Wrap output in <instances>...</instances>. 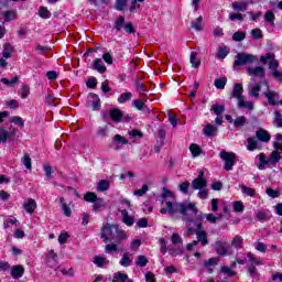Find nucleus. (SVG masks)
Here are the masks:
<instances>
[{"mask_svg":"<svg viewBox=\"0 0 282 282\" xmlns=\"http://www.w3.org/2000/svg\"><path fill=\"white\" fill-rule=\"evenodd\" d=\"M166 208H161V215H182V220L187 224H193L196 221H203L204 215L197 208L195 203H177V202H166Z\"/></svg>","mask_w":282,"mask_h":282,"instance_id":"1","label":"nucleus"},{"mask_svg":"<svg viewBox=\"0 0 282 282\" xmlns=\"http://www.w3.org/2000/svg\"><path fill=\"white\" fill-rule=\"evenodd\" d=\"M101 239L104 243H107V241H115L116 243H120V241L128 239V236L127 232H124L122 229H119L118 226L107 224L101 229Z\"/></svg>","mask_w":282,"mask_h":282,"instance_id":"2","label":"nucleus"},{"mask_svg":"<svg viewBox=\"0 0 282 282\" xmlns=\"http://www.w3.org/2000/svg\"><path fill=\"white\" fill-rule=\"evenodd\" d=\"M256 138H248L247 139V151H261L263 149V144L261 142L268 143L272 139L270 132L263 128H259L256 131Z\"/></svg>","mask_w":282,"mask_h":282,"instance_id":"3","label":"nucleus"},{"mask_svg":"<svg viewBox=\"0 0 282 282\" xmlns=\"http://www.w3.org/2000/svg\"><path fill=\"white\" fill-rule=\"evenodd\" d=\"M257 56L248 53H237L234 67H242L243 65H252L257 63Z\"/></svg>","mask_w":282,"mask_h":282,"instance_id":"4","label":"nucleus"},{"mask_svg":"<svg viewBox=\"0 0 282 282\" xmlns=\"http://www.w3.org/2000/svg\"><path fill=\"white\" fill-rule=\"evenodd\" d=\"M220 159L225 162V171H232V166H235V164L237 163V154L223 150L220 151Z\"/></svg>","mask_w":282,"mask_h":282,"instance_id":"5","label":"nucleus"},{"mask_svg":"<svg viewBox=\"0 0 282 282\" xmlns=\"http://www.w3.org/2000/svg\"><path fill=\"white\" fill-rule=\"evenodd\" d=\"M247 74L252 78H265V68L263 66L248 67Z\"/></svg>","mask_w":282,"mask_h":282,"instance_id":"6","label":"nucleus"},{"mask_svg":"<svg viewBox=\"0 0 282 282\" xmlns=\"http://www.w3.org/2000/svg\"><path fill=\"white\" fill-rule=\"evenodd\" d=\"M45 263L48 268H58V256L54 250H50L46 254Z\"/></svg>","mask_w":282,"mask_h":282,"instance_id":"7","label":"nucleus"},{"mask_svg":"<svg viewBox=\"0 0 282 282\" xmlns=\"http://www.w3.org/2000/svg\"><path fill=\"white\" fill-rule=\"evenodd\" d=\"M87 106L91 107L93 111H100V97H98L96 94H90Z\"/></svg>","mask_w":282,"mask_h":282,"instance_id":"8","label":"nucleus"},{"mask_svg":"<svg viewBox=\"0 0 282 282\" xmlns=\"http://www.w3.org/2000/svg\"><path fill=\"white\" fill-rule=\"evenodd\" d=\"M91 69L95 72H98V74H105L107 72V66H105V63H102V59L96 58L93 62Z\"/></svg>","mask_w":282,"mask_h":282,"instance_id":"9","label":"nucleus"},{"mask_svg":"<svg viewBox=\"0 0 282 282\" xmlns=\"http://www.w3.org/2000/svg\"><path fill=\"white\" fill-rule=\"evenodd\" d=\"M218 263H219V259H217V258H210L208 260L203 261V265H204V268H206V270L209 274H213L214 268Z\"/></svg>","mask_w":282,"mask_h":282,"instance_id":"10","label":"nucleus"},{"mask_svg":"<svg viewBox=\"0 0 282 282\" xmlns=\"http://www.w3.org/2000/svg\"><path fill=\"white\" fill-rule=\"evenodd\" d=\"M18 11L17 10H7L2 12V17L4 23H10V21H17L18 19Z\"/></svg>","mask_w":282,"mask_h":282,"instance_id":"11","label":"nucleus"},{"mask_svg":"<svg viewBox=\"0 0 282 282\" xmlns=\"http://www.w3.org/2000/svg\"><path fill=\"white\" fill-rule=\"evenodd\" d=\"M261 91V84H250L248 94L251 98L259 100V93Z\"/></svg>","mask_w":282,"mask_h":282,"instance_id":"12","label":"nucleus"},{"mask_svg":"<svg viewBox=\"0 0 282 282\" xmlns=\"http://www.w3.org/2000/svg\"><path fill=\"white\" fill-rule=\"evenodd\" d=\"M23 208L29 215H32L36 210V200L33 198H29L24 202Z\"/></svg>","mask_w":282,"mask_h":282,"instance_id":"13","label":"nucleus"},{"mask_svg":"<svg viewBox=\"0 0 282 282\" xmlns=\"http://www.w3.org/2000/svg\"><path fill=\"white\" fill-rule=\"evenodd\" d=\"M264 96L268 99L269 105L272 107L276 105V99L279 98V94L276 91L268 89L264 93Z\"/></svg>","mask_w":282,"mask_h":282,"instance_id":"14","label":"nucleus"},{"mask_svg":"<svg viewBox=\"0 0 282 282\" xmlns=\"http://www.w3.org/2000/svg\"><path fill=\"white\" fill-rule=\"evenodd\" d=\"M232 98L237 100H241L243 96V86L241 84H235L231 93Z\"/></svg>","mask_w":282,"mask_h":282,"instance_id":"15","label":"nucleus"},{"mask_svg":"<svg viewBox=\"0 0 282 282\" xmlns=\"http://www.w3.org/2000/svg\"><path fill=\"white\" fill-rule=\"evenodd\" d=\"M25 273V268L23 265H13L11 268V276L12 279H21Z\"/></svg>","mask_w":282,"mask_h":282,"instance_id":"16","label":"nucleus"},{"mask_svg":"<svg viewBox=\"0 0 282 282\" xmlns=\"http://www.w3.org/2000/svg\"><path fill=\"white\" fill-rule=\"evenodd\" d=\"M122 110L118 108H113L109 112V117L111 118L112 122H122Z\"/></svg>","mask_w":282,"mask_h":282,"instance_id":"17","label":"nucleus"},{"mask_svg":"<svg viewBox=\"0 0 282 282\" xmlns=\"http://www.w3.org/2000/svg\"><path fill=\"white\" fill-rule=\"evenodd\" d=\"M239 109H248V111H252L254 109V104L252 101L246 100V97H242L238 100Z\"/></svg>","mask_w":282,"mask_h":282,"instance_id":"18","label":"nucleus"},{"mask_svg":"<svg viewBox=\"0 0 282 282\" xmlns=\"http://www.w3.org/2000/svg\"><path fill=\"white\" fill-rule=\"evenodd\" d=\"M196 236L200 246H208V234L206 230H196Z\"/></svg>","mask_w":282,"mask_h":282,"instance_id":"19","label":"nucleus"},{"mask_svg":"<svg viewBox=\"0 0 282 282\" xmlns=\"http://www.w3.org/2000/svg\"><path fill=\"white\" fill-rule=\"evenodd\" d=\"M232 10L236 12H246L248 10V2L246 1H235L231 3Z\"/></svg>","mask_w":282,"mask_h":282,"instance_id":"20","label":"nucleus"},{"mask_svg":"<svg viewBox=\"0 0 282 282\" xmlns=\"http://www.w3.org/2000/svg\"><path fill=\"white\" fill-rule=\"evenodd\" d=\"M216 252L220 257H228V254H230V252L228 251V247H226V245H224V242L221 241L216 242Z\"/></svg>","mask_w":282,"mask_h":282,"instance_id":"21","label":"nucleus"},{"mask_svg":"<svg viewBox=\"0 0 282 282\" xmlns=\"http://www.w3.org/2000/svg\"><path fill=\"white\" fill-rule=\"evenodd\" d=\"M207 184H208V182L206 180L195 178L192 182V188L194 191H202V189L206 188Z\"/></svg>","mask_w":282,"mask_h":282,"instance_id":"22","label":"nucleus"},{"mask_svg":"<svg viewBox=\"0 0 282 282\" xmlns=\"http://www.w3.org/2000/svg\"><path fill=\"white\" fill-rule=\"evenodd\" d=\"M281 162V153L279 151L271 152L269 156V165L270 166H276Z\"/></svg>","mask_w":282,"mask_h":282,"instance_id":"23","label":"nucleus"},{"mask_svg":"<svg viewBox=\"0 0 282 282\" xmlns=\"http://www.w3.org/2000/svg\"><path fill=\"white\" fill-rule=\"evenodd\" d=\"M161 197H162L161 204H165V207H162V208H166V202H169L166 200V198L170 197L171 199H175V194H173L171 189L163 187Z\"/></svg>","mask_w":282,"mask_h":282,"instance_id":"24","label":"nucleus"},{"mask_svg":"<svg viewBox=\"0 0 282 282\" xmlns=\"http://www.w3.org/2000/svg\"><path fill=\"white\" fill-rule=\"evenodd\" d=\"M111 186V181L101 180L97 183V192L98 193H106Z\"/></svg>","mask_w":282,"mask_h":282,"instance_id":"25","label":"nucleus"},{"mask_svg":"<svg viewBox=\"0 0 282 282\" xmlns=\"http://www.w3.org/2000/svg\"><path fill=\"white\" fill-rule=\"evenodd\" d=\"M93 263H95L97 268H105V265H109V260H107V257L96 256Z\"/></svg>","mask_w":282,"mask_h":282,"instance_id":"26","label":"nucleus"},{"mask_svg":"<svg viewBox=\"0 0 282 282\" xmlns=\"http://www.w3.org/2000/svg\"><path fill=\"white\" fill-rule=\"evenodd\" d=\"M202 21H204V17L199 15L197 19L191 22V28L196 32H202L204 26H202Z\"/></svg>","mask_w":282,"mask_h":282,"instance_id":"27","label":"nucleus"},{"mask_svg":"<svg viewBox=\"0 0 282 282\" xmlns=\"http://www.w3.org/2000/svg\"><path fill=\"white\" fill-rule=\"evenodd\" d=\"M203 133L208 138H213V135L217 133V127L208 123L207 126L204 127Z\"/></svg>","mask_w":282,"mask_h":282,"instance_id":"28","label":"nucleus"},{"mask_svg":"<svg viewBox=\"0 0 282 282\" xmlns=\"http://www.w3.org/2000/svg\"><path fill=\"white\" fill-rule=\"evenodd\" d=\"M119 263H120V265H122V268H129V265H131V263H133V260H131V258L129 257V252L123 253Z\"/></svg>","mask_w":282,"mask_h":282,"instance_id":"29","label":"nucleus"},{"mask_svg":"<svg viewBox=\"0 0 282 282\" xmlns=\"http://www.w3.org/2000/svg\"><path fill=\"white\" fill-rule=\"evenodd\" d=\"M120 213L123 217V224H126V226H133V217L129 216V212L127 209H122Z\"/></svg>","mask_w":282,"mask_h":282,"instance_id":"30","label":"nucleus"},{"mask_svg":"<svg viewBox=\"0 0 282 282\" xmlns=\"http://www.w3.org/2000/svg\"><path fill=\"white\" fill-rule=\"evenodd\" d=\"M131 98H133V94L132 93H122L119 97H118V102L119 105H124V102H129V100H131Z\"/></svg>","mask_w":282,"mask_h":282,"instance_id":"31","label":"nucleus"},{"mask_svg":"<svg viewBox=\"0 0 282 282\" xmlns=\"http://www.w3.org/2000/svg\"><path fill=\"white\" fill-rule=\"evenodd\" d=\"M59 204H62V209L63 213L66 217H70L72 216V208H69V206H67V203H65V198L61 197L58 198Z\"/></svg>","mask_w":282,"mask_h":282,"instance_id":"32","label":"nucleus"},{"mask_svg":"<svg viewBox=\"0 0 282 282\" xmlns=\"http://www.w3.org/2000/svg\"><path fill=\"white\" fill-rule=\"evenodd\" d=\"M113 278L118 281V282H133V280L129 279V275H127V273H122V272H117L113 274Z\"/></svg>","mask_w":282,"mask_h":282,"instance_id":"33","label":"nucleus"},{"mask_svg":"<svg viewBox=\"0 0 282 282\" xmlns=\"http://www.w3.org/2000/svg\"><path fill=\"white\" fill-rule=\"evenodd\" d=\"M227 83H228V78L220 77V78L215 79L214 85H215L216 89H225Z\"/></svg>","mask_w":282,"mask_h":282,"instance_id":"34","label":"nucleus"},{"mask_svg":"<svg viewBox=\"0 0 282 282\" xmlns=\"http://www.w3.org/2000/svg\"><path fill=\"white\" fill-rule=\"evenodd\" d=\"M10 122L15 124L17 127H20L21 129H23V127H25V121L23 120V118H21L19 116L11 117Z\"/></svg>","mask_w":282,"mask_h":282,"instance_id":"35","label":"nucleus"},{"mask_svg":"<svg viewBox=\"0 0 282 282\" xmlns=\"http://www.w3.org/2000/svg\"><path fill=\"white\" fill-rule=\"evenodd\" d=\"M248 122V118H246V116H240V117H237L235 120H234V126L236 128H239V127H246V123Z\"/></svg>","mask_w":282,"mask_h":282,"instance_id":"36","label":"nucleus"},{"mask_svg":"<svg viewBox=\"0 0 282 282\" xmlns=\"http://www.w3.org/2000/svg\"><path fill=\"white\" fill-rule=\"evenodd\" d=\"M189 63L192 64L193 67H195V69H197V67H199V65H202V62L199 59H197L196 52L191 53Z\"/></svg>","mask_w":282,"mask_h":282,"instance_id":"37","label":"nucleus"},{"mask_svg":"<svg viewBox=\"0 0 282 282\" xmlns=\"http://www.w3.org/2000/svg\"><path fill=\"white\" fill-rule=\"evenodd\" d=\"M241 193H243V195H247L248 197H254V195H257V191H254V188L248 187L246 185L241 186Z\"/></svg>","mask_w":282,"mask_h":282,"instance_id":"38","label":"nucleus"},{"mask_svg":"<svg viewBox=\"0 0 282 282\" xmlns=\"http://www.w3.org/2000/svg\"><path fill=\"white\" fill-rule=\"evenodd\" d=\"M105 252L106 254H113L118 252V243L112 242V243L106 245Z\"/></svg>","mask_w":282,"mask_h":282,"instance_id":"39","label":"nucleus"},{"mask_svg":"<svg viewBox=\"0 0 282 282\" xmlns=\"http://www.w3.org/2000/svg\"><path fill=\"white\" fill-rule=\"evenodd\" d=\"M2 56L3 58H10V56H12V44L6 43L3 45Z\"/></svg>","mask_w":282,"mask_h":282,"instance_id":"40","label":"nucleus"},{"mask_svg":"<svg viewBox=\"0 0 282 282\" xmlns=\"http://www.w3.org/2000/svg\"><path fill=\"white\" fill-rule=\"evenodd\" d=\"M212 111H214L216 116H221V113L226 111V107H224V105L214 104L212 106Z\"/></svg>","mask_w":282,"mask_h":282,"instance_id":"41","label":"nucleus"},{"mask_svg":"<svg viewBox=\"0 0 282 282\" xmlns=\"http://www.w3.org/2000/svg\"><path fill=\"white\" fill-rule=\"evenodd\" d=\"M122 28H124V17L120 15L119 18H117V20L115 21V30L117 32H121Z\"/></svg>","mask_w":282,"mask_h":282,"instance_id":"42","label":"nucleus"},{"mask_svg":"<svg viewBox=\"0 0 282 282\" xmlns=\"http://www.w3.org/2000/svg\"><path fill=\"white\" fill-rule=\"evenodd\" d=\"M98 199V196L94 192H88L84 195V200L89 204H94Z\"/></svg>","mask_w":282,"mask_h":282,"instance_id":"43","label":"nucleus"},{"mask_svg":"<svg viewBox=\"0 0 282 282\" xmlns=\"http://www.w3.org/2000/svg\"><path fill=\"white\" fill-rule=\"evenodd\" d=\"M231 246L234 248H241L243 246V237L237 235L235 238L231 240Z\"/></svg>","mask_w":282,"mask_h":282,"instance_id":"44","label":"nucleus"},{"mask_svg":"<svg viewBox=\"0 0 282 282\" xmlns=\"http://www.w3.org/2000/svg\"><path fill=\"white\" fill-rule=\"evenodd\" d=\"M276 17L274 15V12L272 11H268L265 14H264V21L267 23H269L270 25H274V21H275Z\"/></svg>","mask_w":282,"mask_h":282,"instance_id":"45","label":"nucleus"},{"mask_svg":"<svg viewBox=\"0 0 282 282\" xmlns=\"http://www.w3.org/2000/svg\"><path fill=\"white\" fill-rule=\"evenodd\" d=\"M147 263H149L147 256H138L135 264L139 265V268H145Z\"/></svg>","mask_w":282,"mask_h":282,"instance_id":"46","label":"nucleus"},{"mask_svg":"<svg viewBox=\"0 0 282 282\" xmlns=\"http://www.w3.org/2000/svg\"><path fill=\"white\" fill-rule=\"evenodd\" d=\"M189 151L193 155V158H198V155L202 154V148H199V145L193 143L191 147H189Z\"/></svg>","mask_w":282,"mask_h":282,"instance_id":"47","label":"nucleus"},{"mask_svg":"<svg viewBox=\"0 0 282 282\" xmlns=\"http://www.w3.org/2000/svg\"><path fill=\"white\" fill-rule=\"evenodd\" d=\"M22 164L28 169V171H32V159L30 158V154H24L22 158Z\"/></svg>","mask_w":282,"mask_h":282,"instance_id":"48","label":"nucleus"},{"mask_svg":"<svg viewBox=\"0 0 282 282\" xmlns=\"http://www.w3.org/2000/svg\"><path fill=\"white\" fill-rule=\"evenodd\" d=\"M39 17H41V19H50L52 17V12H50L47 8L41 7L39 10Z\"/></svg>","mask_w":282,"mask_h":282,"instance_id":"49","label":"nucleus"},{"mask_svg":"<svg viewBox=\"0 0 282 282\" xmlns=\"http://www.w3.org/2000/svg\"><path fill=\"white\" fill-rule=\"evenodd\" d=\"M229 51L227 46L219 47L218 53L216 54L217 58L224 59L226 56H228Z\"/></svg>","mask_w":282,"mask_h":282,"instance_id":"50","label":"nucleus"},{"mask_svg":"<svg viewBox=\"0 0 282 282\" xmlns=\"http://www.w3.org/2000/svg\"><path fill=\"white\" fill-rule=\"evenodd\" d=\"M246 207L241 200L234 202V213H243Z\"/></svg>","mask_w":282,"mask_h":282,"instance_id":"51","label":"nucleus"},{"mask_svg":"<svg viewBox=\"0 0 282 282\" xmlns=\"http://www.w3.org/2000/svg\"><path fill=\"white\" fill-rule=\"evenodd\" d=\"M9 135H10V132H8V130H4L3 127H0V144L1 142L3 143L8 142Z\"/></svg>","mask_w":282,"mask_h":282,"instance_id":"52","label":"nucleus"},{"mask_svg":"<svg viewBox=\"0 0 282 282\" xmlns=\"http://www.w3.org/2000/svg\"><path fill=\"white\" fill-rule=\"evenodd\" d=\"M251 36L256 41H259V40L263 39V32L261 31V29H253L251 31Z\"/></svg>","mask_w":282,"mask_h":282,"instance_id":"53","label":"nucleus"},{"mask_svg":"<svg viewBox=\"0 0 282 282\" xmlns=\"http://www.w3.org/2000/svg\"><path fill=\"white\" fill-rule=\"evenodd\" d=\"M94 210H100L105 208V199L97 198L96 202L93 205Z\"/></svg>","mask_w":282,"mask_h":282,"instance_id":"54","label":"nucleus"},{"mask_svg":"<svg viewBox=\"0 0 282 282\" xmlns=\"http://www.w3.org/2000/svg\"><path fill=\"white\" fill-rule=\"evenodd\" d=\"M132 107L138 109V111H142V109H144V101L142 99H134L132 101Z\"/></svg>","mask_w":282,"mask_h":282,"instance_id":"55","label":"nucleus"},{"mask_svg":"<svg viewBox=\"0 0 282 282\" xmlns=\"http://www.w3.org/2000/svg\"><path fill=\"white\" fill-rule=\"evenodd\" d=\"M273 122L276 124L278 128H282V115L279 111H274V119Z\"/></svg>","mask_w":282,"mask_h":282,"instance_id":"56","label":"nucleus"},{"mask_svg":"<svg viewBox=\"0 0 282 282\" xmlns=\"http://www.w3.org/2000/svg\"><path fill=\"white\" fill-rule=\"evenodd\" d=\"M113 142H116V144H129V140L124 139V137L120 134H116L113 137Z\"/></svg>","mask_w":282,"mask_h":282,"instance_id":"57","label":"nucleus"},{"mask_svg":"<svg viewBox=\"0 0 282 282\" xmlns=\"http://www.w3.org/2000/svg\"><path fill=\"white\" fill-rule=\"evenodd\" d=\"M247 257L249 258V261H251L252 263H254L256 265H263V262L261 260H259L258 258L254 257V253L252 252H248Z\"/></svg>","mask_w":282,"mask_h":282,"instance_id":"58","label":"nucleus"},{"mask_svg":"<svg viewBox=\"0 0 282 282\" xmlns=\"http://www.w3.org/2000/svg\"><path fill=\"white\" fill-rule=\"evenodd\" d=\"M232 39L236 42H241L246 39V33L241 31H237L236 33H234Z\"/></svg>","mask_w":282,"mask_h":282,"instance_id":"59","label":"nucleus"},{"mask_svg":"<svg viewBox=\"0 0 282 282\" xmlns=\"http://www.w3.org/2000/svg\"><path fill=\"white\" fill-rule=\"evenodd\" d=\"M123 30L127 32V34H135V28L133 26V23L128 22L123 25Z\"/></svg>","mask_w":282,"mask_h":282,"instance_id":"60","label":"nucleus"},{"mask_svg":"<svg viewBox=\"0 0 282 282\" xmlns=\"http://www.w3.org/2000/svg\"><path fill=\"white\" fill-rule=\"evenodd\" d=\"M35 52H37V54H41L43 56L45 55L46 52H50V46H43L41 44H37L35 47Z\"/></svg>","mask_w":282,"mask_h":282,"instance_id":"61","label":"nucleus"},{"mask_svg":"<svg viewBox=\"0 0 282 282\" xmlns=\"http://www.w3.org/2000/svg\"><path fill=\"white\" fill-rule=\"evenodd\" d=\"M178 188L181 193H183L184 195H188V188H191V183L184 182L181 185H178Z\"/></svg>","mask_w":282,"mask_h":282,"instance_id":"62","label":"nucleus"},{"mask_svg":"<svg viewBox=\"0 0 282 282\" xmlns=\"http://www.w3.org/2000/svg\"><path fill=\"white\" fill-rule=\"evenodd\" d=\"M267 195H269V197H272L274 199L281 195V191L267 188Z\"/></svg>","mask_w":282,"mask_h":282,"instance_id":"63","label":"nucleus"},{"mask_svg":"<svg viewBox=\"0 0 282 282\" xmlns=\"http://www.w3.org/2000/svg\"><path fill=\"white\" fill-rule=\"evenodd\" d=\"M148 191H149V185H143L141 189L134 191V195H137V197H142L148 193Z\"/></svg>","mask_w":282,"mask_h":282,"instance_id":"64","label":"nucleus"}]
</instances>
